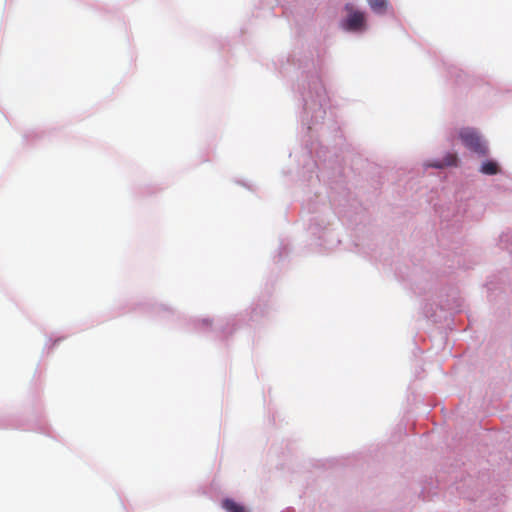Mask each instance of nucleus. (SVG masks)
<instances>
[{
	"label": "nucleus",
	"instance_id": "nucleus-7",
	"mask_svg": "<svg viewBox=\"0 0 512 512\" xmlns=\"http://www.w3.org/2000/svg\"><path fill=\"white\" fill-rule=\"evenodd\" d=\"M367 3L372 12L380 16L384 15L389 8L388 0H367Z\"/></svg>",
	"mask_w": 512,
	"mask_h": 512
},
{
	"label": "nucleus",
	"instance_id": "nucleus-2",
	"mask_svg": "<svg viewBox=\"0 0 512 512\" xmlns=\"http://www.w3.org/2000/svg\"><path fill=\"white\" fill-rule=\"evenodd\" d=\"M346 16L340 21L342 30L353 34H363L368 29L366 15L363 11L354 8L353 4L347 3L344 6Z\"/></svg>",
	"mask_w": 512,
	"mask_h": 512
},
{
	"label": "nucleus",
	"instance_id": "nucleus-11",
	"mask_svg": "<svg viewBox=\"0 0 512 512\" xmlns=\"http://www.w3.org/2000/svg\"><path fill=\"white\" fill-rule=\"evenodd\" d=\"M149 309L152 313L159 314L161 312H169L170 308L164 304H153L149 305Z\"/></svg>",
	"mask_w": 512,
	"mask_h": 512
},
{
	"label": "nucleus",
	"instance_id": "nucleus-9",
	"mask_svg": "<svg viewBox=\"0 0 512 512\" xmlns=\"http://www.w3.org/2000/svg\"><path fill=\"white\" fill-rule=\"evenodd\" d=\"M499 246L507 250L512 255V230L503 232L499 236Z\"/></svg>",
	"mask_w": 512,
	"mask_h": 512
},
{
	"label": "nucleus",
	"instance_id": "nucleus-3",
	"mask_svg": "<svg viewBox=\"0 0 512 512\" xmlns=\"http://www.w3.org/2000/svg\"><path fill=\"white\" fill-rule=\"evenodd\" d=\"M462 144L472 153L484 157L488 154V143L481 132L473 127H463L459 131Z\"/></svg>",
	"mask_w": 512,
	"mask_h": 512
},
{
	"label": "nucleus",
	"instance_id": "nucleus-12",
	"mask_svg": "<svg viewBox=\"0 0 512 512\" xmlns=\"http://www.w3.org/2000/svg\"><path fill=\"white\" fill-rule=\"evenodd\" d=\"M201 324H202L203 326H208V325H209V319H208V318H204V319H202V320H201Z\"/></svg>",
	"mask_w": 512,
	"mask_h": 512
},
{
	"label": "nucleus",
	"instance_id": "nucleus-10",
	"mask_svg": "<svg viewBox=\"0 0 512 512\" xmlns=\"http://www.w3.org/2000/svg\"><path fill=\"white\" fill-rule=\"evenodd\" d=\"M266 313H267V306L259 304L252 310V319L257 320L259 316H263Z\"/></svg>",
	"mask_w": 512,
	"mask_h": 512
},
{
	"label": "nucleus",
	"instance_id": "nucleus-5",
	"mask_svg": "<svg viewBox=\"0 0 512 512\" xmlns=\"http://www.w3.org/2000/svg\"><path fill=\"white\" fill-rule=\"evenodd\" d=\"M458 158L455 154L447 153L445 156L439 159L429 160L424 163V168H436L443 169L445 167L456 166Z\"/></svg>",
	"mask_w": 512,
	"mask_h": 512
},
{
	"label": "nucleus",
	"instance_id": "nucleus-8",
	"mask_svg": "<svg viewBox=\"0 0 512 512\" xmlns=\"http://www.w3.org/2000/svg\"><path fill=\"white\" fill-rule=\"evenodd\" d=\"M221 506L226 512H249L245 506L231 498H225Z\"/></svg>",
	"mask_w": 512,
	"mask_h": 512
},
{
	"label": "nucleus",
	"instance_id": "nucleus-1",
	"mask_svg": "<svg viewBox=\"0 0 512 512\" xmlns=\"http://www.w3.org/2000/svg\"><path fill=\"white\" fill-rule=\"evenodd\" d=\"M302 102L300 122L303 141L301 159L302 176L308 182L304 205L309 212H315L313 197L323 205L326 200L334 201L332 191L341 187V164L336 151L329 150L323 142L342 141L337 120L326 87L321 79L320 68L314 63L303 72L298 83Z\"/></svg>",
	"mask_w": 512,
	"mask_h": 512
},
{
	"label": "nucleus",
	"instance_id": "nucleus-6",
	"mask_svg": "<svg viewBox=\"0 0 512 512\" xmlns=\"http://www.w3.org/2000/svg\"><path fill=\"white\" fill-rule=\"evenodd\" d=\"M499 163L494 159H486L484 160L479 168V172L484 175H496L500 172Z\"/></svg>",
	"mask_w": 512,
	"mask_h": 512
},
{
	"label": "nucleus",
	"instance_id": "nucleus-4",
	"mask_svg": "<svg viewBox=\"0 0 512 512\" xmlns=\"http://www.w3.org/2000/svg\"><path fill=\"white\" fill-rule=\"evenodd\" d=\"M308 230L312 235L316 236L319 240H323V242H321L320 245H323L325 248L330 249L340 243L338 239H326L327 237H331V231H329L328 228L324 226V221L322 219H319L318 216L310 219Z\"/></svg>",
	"mask_w": 512,
	"mask_h": 512
}]
</instances>
